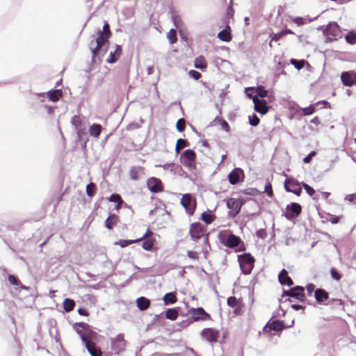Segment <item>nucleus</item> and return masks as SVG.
Returning <instances> with one entry per match:
<instances>
[{"instance_id":"1","label":"nucleus","mask_w":356,"mask_h":356,"mask_svg":"<svg viewBox=\"0 0 356 356\" xmlns=\"http://www.w3.org/2000/svg\"><path fill=\"white\" fill-rule=\"evenodd\" d=\"M96 47L92 50L94 63H101L102 58L107 53L109 47V42L107 38L102 35L97 36L95 39Z\"/></svg>"},{"instance_id":"2","label":"nucleus","mask_w":356,"mask_h":356,"mask_svg":"<svg viewBox=\"0 0 356 356\" xmlns=\"http://www.w3.org/2000/svg\"><path fill=\"white\" fill-rule=\"evenodd\" d=\"M220 243L230 248H235L236 252L245 250L244 245L238 236L232 233L221 234L220 236Z\"/></svg>"},{"instance_id":"3","label":"nucleus","mask_w":356,"mask_h":356,"mask_svg":"<svg viewBox=\"0 0 356 356\" xmlns=\"http://www.w3.org/2000/svg\"><path fill=\"white\" fill-rule=\"evenodd\" d=\"M72 123L77 129L79 136V143L83 149L84 154L86 155V144L88 140L87 133L82 129V119L79 116H74L72 119Z\"/></svg>"},{"instance_id":"4","label":"nucleus","mask_w":356,"mask_h":356,"mask_svg":"<svg viewBox=\"0 0 356 356\" xmlns=\"http://www.w3.org/2000/svg\"><path fill=\"white\" fill-rule=\"evenodd\" d=\"M321 30L323 31L327 40L329 41L335 40L337 38L341 37V29L337 22H330L325 28L322 26Z\"/></svg>"},{"instance_id":"5","label":"nucleus","mask_w":356,"mask_h":356,"mask_svg":"<svg viewBox=\"0 0 356 356\" xmlns=\"http://www.w3.org/2000/svg\"><path fill=\"white\" fill-rule=\"evenodd\" d=\"M238 260L243 273L250 274L254 266V258L250 254H243L238 256Z\"/></svg>"},{"instance_id":"6","label":"nucleus","mask_w":356,"mask_h":356,"mask_svg":"<svg viewBox=\"0 0 356 356\" xmlns=\"http://www.w3.org/2000/svg\"><path fill=\"white\" fill-rule=\"evenodd\" d=\"M124 335H116L111 339V348L114 355H120L125 350L127 341L124 339Z\"/></svg>"},{"instance_id":"7","label":"nucleus","mask_w":356,"mask_h":356,"mask_svg":"<svg viewBox=\"0 0 356 356\" xmlns=\"http://www.w3.org/2000/svg\"><path fill=\"white\" fill-rule=\"evenodd\" d=\"M243 205L241 200L236 198H229L227 201V207L229 209L228 217L231 218H235L239 213Z\"/></svg>"},{"instance_id":"8","label":"nucleus","mask_w":356,"mask_h":356,"mask_svg":"<svg viewBox=\"0 0 356 356\" xmlns=\"http://www.w3.org/2000/svg\"><path fill=\"white\" fill-rule=\"evenodd\" d=\"M181 204L185 209L186 213L189 215H193L196 206L195 200L192 198L189 193L183 195L181 199Z\"/></svg>"},{"instance_id":"9","label":"nucleus","mask_w":356,"mask_h":356,"mask_svg":"<svg viewBox=\"0 0 356 356\" xmlns=\"http://www.w3.org/2000/svg\"><path fill=\"white\" fill-rule=\"evenodd\" d=\"M284 188L287 192L293 193L300 196L302 193L300 184L293 178H286L284 181Z\"/></svg>"},{"instance_id":"10","label":"nucleus","mask_w":356,"mask_h":356,"mask_svg":"<svg viewBox=\"0 0 356 356\" xmlns=\"http://www.w3.org/2000/svg\"><path fill=\"white\" fill-rule=\"evenodd\" d=\"M283 293L286 296L293 297L300 301H303L305 298L304 288L300 286H296L289 291H284Z\"/></svg>"},{"instance_id":"11","label":"nucleus","mask_w":356,"mask_h":356,"mask_svg":"<svg viewBox=\"0 0 356 356\" xmlns=\"http://www.w3.org/2000/svg\"><path fill=\"white\" fill-rule=\"evenodd\" d=\"M181 159L184 165L191 168L193 166V163L195 159V153L192 149H186L181 154Z\"/></svg>"},{"instance_id":"12","label":"nucleus","mask_w":356,"mask_h":356,"mask_svg":"<svg viewBox=\"0 0 356 356\" xmlns=\"http://www.w3.org/2000/svg\"><path fill=\"white\" fill-rule=\"evenodd\" d=\"M254 104V110L262 115L266 114L268 111L269 107L266 105L265 100L259 99L257 96L252 97Z\"/></svg>"},{"instance_id":"13","label":"nucleus","mask_w":356,"mask_h":356,"mask_svg":"<svg viewBox=\"0 0 356 356\" xmlns=\"http://www.w3.org/2000/svg\"><path fill=\"white\" fill-rule=\"evenodd\" d=\"M284 327V325L283 321L273 320L272 321H270L268 322V323L264 327V330L266 332H268L271 330H273L275 332H279V331L282 330V329Z\"/></svg>"},{"instance_id":"14","label":"nucleus","mask_w":356,"mask_h":356,"mask_svg":"<svg viewBox=\"0 0 356 356\" xmlns=\"http://www.w3.org/2000/svg\"><path fill=\"white\" fill-rule=\"evenodd\" d=\"M148 189L152 193H158L162 191L161 181L155 177H152L147 181Z\"/></svg>"},{"instance_id":"15","label":"nucleus","mask_w":356,"mask_h":356,"mask_svg":"<svg viewBox=\"0 0 356 356\" xmlns=\"http://www.w3.org/2000/svg\"><path fill=\"white\" fill-rule=\"evenodd\" d=\"M241 176H243V171L239 168H234L228 175L229 183L232 185L238 184Z\"/></svg>"},{"instance_id":"16","label":"nucleus","mask_w":356,"mask_h":356,"mask_svg":"<svg viewBox=\"0 0 356 356\" xmlns=\"http://www.w3.org/2000/svg\"><path fill=\"white\" fill-rule=\"evenodd\" d=\"M341 79L345 86H351L356 81V75L353 72H344L341 74Z\"/></svg>"},{"instance_id":"17","label":"nucleus","mask_w":356,"mask_h":356,"mask_svg":"<svg viewBox=\"0 0 356 356\" xmlns=\"http://www.w3.org/2000/svg\"><path fill=\"white\" fill-rule=\"evenodd\" d=\"M190 234L194 241H197L202 235V230L200 224L193 223L190 228Z\"/></svg>"},{"instance_id":"18","label":"nucleus","mask_w":356,"mask_h":356,"mask_svg":"<svg viewBox=\"0 0 356 356\" xmlns=\"http://www.w3.org/2000/svg\"><path fill=\"white\" fill-rule=\"evenodd\" d=\"M209 317V315L202 307L193 309L192 318L195 321L206 320Z\"/></svg>"},{"instance_id":"19","label":"nucleus","mask_w":356,"mask_h":356,"mask_svg":"<svg viewBox=\"0 0 356 356\" xmlns=\"http://www.w3.org/2000/svg\"><path fill=\"white\" fill-rule=\"evenodd\" d=\"M279 282L282 285L292 286L293 280L288 276V272L285 269H282L278 275Z\"/></svg>"},{"instance_id":"20","label":"nucleus","mask_w":356,"mask_h":356,"mask_svg":"<svg viewBox=\"0 0 356 356\" xmlns=\"http://www.w3.org/2000/svg\"><path fill=\"white\" fill-rule=\"evenodd\" d=\"M286 211L290 217L298 216L301 212V207L298 203H291L286 207Z\"/></svg>"},{"instance_id":"21","label":"nucleus","mask_w":356,"mask_h":356,"mask_svg":"<svg viewBox=\"0 0 356 356\" xmlns=\"http://www.w3.org/2000/svg\"><path fill=\"white\" fill-rule=\"evenodd\" d=\"M122 54V48L120 45H116L115 51H111L106 62L108 63H114L119 58Z\"/></svg>"},{"instance_id":"22","label":"nucleus","mask_w":356,"mask_h":356,"mask_svg":"<svg viewBox=\"0 0 356 356\" xmlns=\"http://www.w3.org/2000/svg\"><path fill=\"white\" fill-rule=\"evenodd\" d=\"M47 97L49 99L55 102L58 101L63 96V92L61 90L57 89V90H50L47 93Z\"/></svg>"},{"instance_id":"23","label":"nucleus","mask_w":356,"mask_h":356,"mask_svg":"<svg viewBox=\"0 0 356 356\" xmlns=\"http://www.w3.org/2000/svg\"><path fill=\"white\" fill-rule=\"evenodd\" d=\"M136 304H137L138 308L140 310L144 311L149 307L150 301L149 299H147L145 297H140V298H137Z\"/></svg>"},{"instance_id":"24","label":"nucleus","mask_w":356,"mask_h":356,"mask_svg":"<svg viewBox=\"0 0 356 356\" xmlns=\"http://www.w3.org/2000/svg\"><path fill=\"white\" fill-rule=\"evenodd\" d=\"M143 174V168L140 166H134L130 170V177L133 180H137Z\"/></svg>"},{"instance_id":"25","label":"nucleus","mask_w":356,"mask_h":356,"mask_svg":"<svg viewBox=\"0 0 356 356\" xmlns=\"http://www.w3.org/2000/svg\"><path fill=\"white\" fill-rule=\"evenodd\" d=\"M316 300L318 302H322L328 298V293L323 289H316L314 291Z\"/></svg>"},{"instance_id":"26","label":"nucleus","mask_w":356,"mask_h":356,"mask_svg":"<svg viewBox=\"0 0 356 356\" xmlns=\"http://www.w3.org/2000/svg\"><path fill=\"white\" fill-rule=\"evenodd\" d=\"M229 26H227V29L220 31L218 34V38L224 42H229L231 40L232 37L229 31Z\"/></svg>"},{"instance_id":"27","label":"nucleus","mask_w":356,"mask_h":356,"mask_svg":"<svg viewBox=\"0 0 356 356\" xmlns=\"http://www.w3.org/2000/svg\"><path fill=\"white\" fill-rule=\"evenodd\" d=\"M194 66L197 69L205 70L207 67L205 58L202 56L196 58L194 61Z\"/></svg>"},{"instance_id":"28","label":"nucleus","mask_w":356,"mask_h":356,"mask_svg":"<svg viewBox=\"0 0 356 356\" xmlns=\"http://www.w3.org/2000/svg\"><path fill=\"white\" fill-rule=\"evenodd\" d=\"M118 217L115 214L110 215L105 221V226L111 229L118 222Z\"/></svg>"},{"instance_id":"29","label":"nucleus","mask_w":356,"mask_h":356,"mask_svg":"<svg viewBox=\"0 0 356 356\" xmlns=\"http://www.w3.org/2000/svg\"><path fill=\"white\" fill-rule=\"evenodd\" d=\"M96 335H90V356H102V352L100 349L97 348L95 343L92 342L93 337Z\"/></svg>"},{"instance_id":"30","label":"nucleus","mask_w":356,"mask_h":356,"mask_svg":"<svg viewBox=\"0 0 356 356\" xmlns=\"http://www.w3.org/2000/svg\"><path fill=\"white\" fill-rule=\"evenodd\" d=\"M75 302L72 299L66 298L63 301V308L65 312H70L74 309Z\"/></svg>"},{"instance_id":"31","label":"nucleus","mask_w":356,"mask_h":356,"mask_svg":"<svg viewBox=\"0 0 356 356\" xmlns=\"http://www.w3.org/2000/svg\"><path fill=\"white\" fill-rule=\"evenodd\" d=\"M102 127L100 124H93L90 125V136L98 137L101 134Z\"/></svg>"},{"instance_id":"32","label":"nucleus","mask_w":356,"mask_h":356,"mask_svg":"<svg viewBox=\"0 0 356 356\" xmlns=\"http://www.w3.org/2000/svg\"><path fill=\"white\" fill-rule=\"evenodd\" d=\"M163 301L165 305L174 304L177 301V297L173 293H168L164 296Z\"/></svg>"},{"instance_id":"33","label":"nucleus","mask_w":356,"mask_h":356,"mask_svg":"<svg viewBox=\"0 0 356 356\" xmlns=\"http://www.w3.org/2000/svg\"><path fill=\"white\" fill-rule=\"evenodd\" d=\"M141 241V239H136V240H120L118 242L115 243V245H120L121 248H125L129 245L138 243Z\"/></svg>"},{"instance_id":"34","label":"nucleus","mask_w":356,"mask_h":356,"mask_svg":"<svg viewBox=\"0 0 356 356\" xmlns=\"http://www.w3.org/2000/svg\"><path fill=\"white\" fill-rule=\"evenodd\" d=\"M109 201L117 203V205L115 206L116 209L118 210L121 207V204L122 203V200L120 195L112 194L109 197Z\"/></svg>"},{"instance_id":"35","label":"nucleus","mask_w":356,"mask_h":356,"mask_svg":"<svg viewBox=\"0 0 356 356\" xmlns=\"http://www.w3.org/2000/svg\"><path fill=\"white\" fill-rule=\"evenodd\" d=\"M178 312L176 309H168L166 311L165 316L168 319L174 321L177 318Z\"/></svg>"},{"instance_id":"36","label":"nucleus","mask_w":356,"mask_h":356,"mask_svg":"<svg viewBox=\"0 0 356 356\" xmlns=\"http://www.w3.org/2000/svg\"><path fill=\"white\" fill-rule=\"evenodd\" d=\"M74 329L76 330L78 334H81L82 331H86L88 329V324L83 322L76 323L74 325Z\"/></svg>"},{"instance_id":"37","label":"nucleus","mask_w":356,"mask_h":356,"mask_svg":"<svg viewBox=\"0 0 356 356\" xmlns=\"http://www.w3.org/2000/svg\"><path fill=\"white\" fill-rule=\"evenodd\" d=\"M102 35V37H105L108 39V38L111 36V31L109 29V25L108 24H105L103 26L102 31H99L97 36Z\"/></svg>"},{"instance_id":"38","label":"nucleus","mask_w":356,"mask_h":356,"mask_svg":"<svg viewBox=\"0 0 356 356\" xmlns=\"http://www.w3.org/2000/svg\"><path fill=\"white\" fill-rule=\"evenodd\" d=\"M187 144L188 143L186 140L182 138L178 139L175 147L176 152L178 154L181 149L187 146Z\"/></svg>"},{"instance_id":"39","label":"nucleus","mask_w":356,"mask_h":356,"mask_svg":"<svg viewBox=\"0 0 356 356\" xmlns=\"http://www.w3.org/2000/svg\"><path fill=\"white\" fill-rule=\"evenodd\" d=\"M154 245V241L152 238H145L143 243L142 247L144 250L149 251L151 250Z\"/></svg>"},{"instance_id":"40","label":"nucleus","mask_w":356,"mask_h":356,"mask_svg":"<svg viewBox=\"0 0 356 356\" xmlns=\"http://www.w3.org/2000/svg\"><path fill=\"white\" fill-rule=\"evenodd\" d=\"M167 38L170 44H174L177 42V34L175 29H170L167 34Z\"/></svg>"},{"instance_id":"41","label":"nucleus","mask_w":356,"mask_h":356,"mask_svg":"<svg viewBox=\"0 0 356 356\" xmlns=\"http://www.w3.org/2000/svg\"><path fill=\"white\" fill-rule=\"evenodd\" d=\"M201 219L207 224H210L213 220V217L211 214L203 212L201 216Z\"/></svg>"},{"instance_id":"42","label":"nucleus","mask_w":356,"mask_h":356,"mask_svg":"<svg viewBox=\"0 0 356 356\" xmlns=\"http://www.w3.org/2000/svg\"><path fill=\"white\" fill-rule=\"evenodd\" d=\"M291 63L298 70H301L305 65V61L303 60H298L294 58L291 60Z\"/></svg>"},{"instance_id":"43","label":"nucleus","mask_w":356,"mask_h":356,"mask_svg":"<svg viewBox=\"0 0 356 356\" xmlns=\"http://www.w3.org/2000/svg\"><path fill=\"white\" fill-rule=\"evenodd\" d=\"M256 92L257 95L261 98L266 97L268 95V91L262 86H258L257 88Z\"/></svg>"},{"instance_id":"44","label":"nucleus","mask_w":356,"mask_h":356,"mask_svg":"<svg viewBox=\"0 0 356 356\" xmlns=\"http://www.w3.org/2000/svg\"><path fill=\"white\" fill-rule=\"evenodd\" d=\"M206 341L213 343L218 341L220 335H201Z\"/></svg>"},{"instance_id":"45","label":"nucleus","mask_w":356,"mask_h":356,"mask_svg":"<svg viewBox=\"0 0 356 356\" xmlns=\"http://www.w3.org/2000/svg\"><path fill=\"white\" fill-rule=\"evenodd\" d=\"M346 40L350 44H354L356 42V34L353 32H350L346 36Z\"/></svg>"},{"instance_id":"46","label":"nucleus","mask_w":356,"mask_h":356,"mask_svg":"<svg viewBox=\"0 0 356 356\" xmlns=\"http://www.w3.org/2000/svg\"><path fill=\"white\" fill-rule=\"evenodd\" d=\"M172 19L177 29H180L182 26V21L178 15H173Z\"/></svg>"},{"instance_id":"47","label":"nucleus","mask_w":356,"mask_h":356,"mask_svg":"<svg viewBox=\"0 0 356 356\" xmlns=\"http://www.w3.org/2000/svg\"><path fill=\"white\" fill-rule=\"evenodd\" d=\"M249 123L251 126L256 127L259 123V119L255 114H253L252 117L249 116Z\"/></svg>"},{"instance_id":"48","label":"nucleus","mask_w":356,"mask_h":356,"mask_svg":"<svg viewBox=\"0 0 356 356\" xmlns=\"http://www.w3.org/2000/svg\"><path fill=\"white\" fill-rule=\"evenodd\" d=\"M176 127L179 131H183L185 129V120L179 119L177 122Z\"/></svg>"},{"instance_id":"49","label":"nucleus","mask_w":356,"mask_h":356,"mask_svg":"<svg viewBox=\"0 0 356 356\" xmlns=\"http://www.w3.org/2000/svg\"><path fill=\"white\" fill-rule=\"evenodd\" d=\"M8 280L12 285L19 286L20 284V281L13 275H9Z\"/></svg>"},{"instance_id":"50","label":"nucleus","mask_w":356,"mask_h":356,"mask_svg":"<svg viewBox=\"0 0 356 356\" xmlns=\"http://www.w3.org/2000/svg\"><path fill=\"white\" fill-rule=\"evenodd\" d=\"M332 277L335 280H340L341 278V274L334 268H331L330 270Z\"/></svg>"},{"instance_id":"51","label":"nucleus","mask_w":356,"mask_h":356,"mask_svg":"<svg viewBox=\"0 0 356 356\" xmlns=\"http://www.w3.org/2000/svg\"><path fill=\"white\" fill-rule=\"evenodd\" d=\"M188 74L191 77L193 78L195 80H198L201 77V74L194 70H191L188 72Z\"/></svg>"},{"instance_id":"52","label":"nucleus","mask_w":356,"mask_h":356,"mask_svg":"<svg viewBox=\"0 0 356 356\" xmlns=\"http://www.w3.org/2000/svg\"><path fill=\"white\" fill-rule=\"evenodd\" d=\"M302 186L309 196H312L315 193V190L307 184L302 183Z\"/></svg>"},{"instance_id":"53","label":"nucleus","mask_w":356,"mask_h":356,"mask_svg":"<svg viewBox=\"0 0 356 356\" xmlns=\"http://www.w3.org/2000/svg\"><path fill=\"white\" fill-rule=\"evenodd\" d=\"M237 299L234 296H231L227 298V305L231 307H234L237 305Z\"/></svg>"},{"instance_id":"54","label":"nucleus","mask_w":356,"mask_h":356,"mask_svg":"<svg viewBox=\"0 0 356 356\" xmlns=\"http://www.w3.org/2000/svg\"><path fill=\"white\" fill-rule=\"evenodd\" d=\"M265 192L269 197H272L273 195L272 185L270 182H267L265 186Z\"/></svg>"},{"instance_id":"55","label":"nucleus","mask_w":356,"mask_h":356,"mask_svg":"<svg viewBox=\"0 0 356 356\" xmlns=\"http://www.w3.org/2000/svg\"><path fill=\"white\" fill-rule=\"evenodd\" d=\"M316 154V152L315 151H312L307 156L303 159V162L305 163H309L311 161L312 157Z\"/></svg>"},{"instance_id":"56","label":"nucleus","mask_w":356,"mask_h":356,"mask_svg":"<svg viewBox=\"0 0 356 356\" xmlns=\"http://www.w3.org/2000/svg\"><path fill=\"white\" fill-rule=\"evenodd\" d=\"M314 112V108L312 105H310L308 107H305L303 108V113L305 115H310Z\"/></svg>"},{"instance_id":"57","label":"nucleus","mask_w":356,"mask_h":356,"mask_svg":"<svg viewBox=\"0 0 356 356\" xmlns=\"http://www.w3.org/2000/svg\"><path fill=\"white\" fill-rule=\"evenodd\" d=\"M81 336L82 340L83 341V342L85 343V346H86V349L88 350V351H89V347H90L89 335H81Z\"/></svg>"},{"instance_id":"58","label":"nucleus","mask_w":356,"mask_h":356,"mask_svg":"<svg viewBox=\"0 0 356 356\" xmlns=\"http://www.w3.org/2000/svg\"><path fill=\"white\" fill-rule=\"evenodd\" d=\"M256 234L259 238H264L266 236V232L265 229H260L257 231Z\"/></svg>"},{"instance_id":"59","label":"nucleus","mask_w":356,"mask_h":356,"mask_svg":"<svg viewBox=\"0 0 356 356\" xmlns=\"http://www.w3.org/2000/svg\"><path fill=\"white\" fill-rule=\"evenodd\" d=\"M314 288H315V286L312 284H309L307 286V288H306L307 292L309 296L312 295V293L314 291Z\"/></svg>"},{"instance_id":"60","label":"nucleus","mask_w":356,"mask_h":356,"mask_svg":"<svg viewBox=\"0 0 356 356\" xmlns=\"http://www.w3.org/2000/svg\"><path fill=\"white\" fill-rule=\"evenodd\" d=\"M284 35H285L284 32H280L278 33H275L273 36L272 40L278 41Z\"/></svg>"},{"instance_id":"61","label":"nucleus","mask_w":356,"mask_h":356,"mask_svg":"<svg viewBox=\"0 0 356 356\" xmlns=\"http://www.w3.org/2000/svg\"><path fill=\"white\" fill-rule=\"evenodd\" d=\"M151 235H152V232L149 229H147L145 234L140 239L143 241L145 238H149V236Z\"/></svg>"},{"instance_id":"62","label":"nucleus","mask_w":356,"mask_h":356,"mask_svg":"<svg viewBox=\"0 0 356 356\" xmlns=\"http://www.w3.org/2000/svg\"><path fill=\"white\" fill-rule=\"evenodd\" d=\"M221 125H222V128L223 129H225L227 132L229 131V126L228 123L226 121L222 120V123H221Z\"/></svg>"},{"instance_id":"63","label":"nucleus","mask_w":356,"mask_h":356,"mask_svg":"<svg viewBox=\"0 0 356 356\" xmlns=\"http://www.w3.org/2000/svg\"><path fill=\"white\" fill-rule=\"evenodd\" d=\"M188 257L191 259H196L197 257V254L196 252L194 251H188Z\"/></svg>"},{"instance_id":"64","label":"nucleus","mask_w":356,"mask_h":356,"mask_svg":"<svg viewBox=\"0 0 356 356\" xmlns=\"http://www.w3.org/2000/svg\"><path fill=\"white\" fill-rule=\"evenodd\" d=\"M346 200L350 202H354V201L356 200V196L355 194H350L346 196Z\"/></svg>"}]
</instances>
